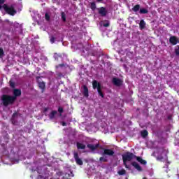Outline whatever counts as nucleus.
<instances>
[{"mask_svg":"<svg viewBox=\"0 0 179 179\" xmlns=\"http://www.w3.org/2000/svg\"><path fill=\"white\" fill-rule=\"evenodd\" d=\"M1 101L4 107H8V106H12L16 101V97L8 94H3Z\"/></svg>","mask_w":179,"mask_h":179,"instance_id":"1","label":"nucleus"},{"mask_svg":"<svg viewBox=\"0 0 179 179\" xmlns=\"http://www.w3.org/2000/svg\"><path fill=\"white\" fill-rule=\"evenodd\" d=\"M123 164L125 166L126 169H129V166L127 164V162H131L135 157H136V155H134L132 152H127L124 155H122Z\"/></svg>","mask_w":179,"mask_h":179,"instance_id":"2","label":"nucleus"},{"mask_svg":"<svg viewBox=\"0 0 179 179\" xmlns=\"http://www.w3.org/2000/svg\"><path fill=\"white\" fill-rule=\"evenodd\" d=\"M92 87L94 90L97 89L99 95L101 96L102 99H104V93H103V91H101V84L100 83L96 80H94L92 81Z\"/></svg>","mask_w":179,"mask_h":179,"instance_id":"3","label":"nucleus"},{"mask_svg":"<svg viewBox=\"0 0 179 179\" xmlns=\"http://www.w3.org/2000/svg\"><path fill=\"white\" fill-rule=\"evenodd\" d=\"M3 8L7 15H10V16H15L16 15V10H15V7L13 5L8 6V4H3Z\"/></svg>","mask_w":179,"mask_h":179,"instance_id":"4","label":"nucleus"},{"mask_svg":"<svg viewBox=\"0 0 179 179\" xmlns=\"http://www.w3.org/2000/svg\"><path fill=\"white\" fill-rule=\"evenodd\" d=\"M112 83L115 86L120 87V86H122L123 81H122V80H121L118 78H113L112 79Z\"/></svg>","mask_w":179,"mask_h":179,"instance_id":"5","label":"nucleus"},{"mask_svg":"<svg viewBox=\"0 0 179 179\" xmlns=\"http://www.w3.org/2000/svg\"><path fill=\"white\" fill-rule=\"evenodd\" d=\"M73 157L76 160V164L78 166H83V161H82V159L79 158V154L78 152H74Z\"/></svg>","mask_w":179,"mask_h":179,"instance_id":"6","label":"nucleus"},{"mask_svg":"<svg viewBox=\"0 0 179 179\" xmlns=\"http://www.w3.org/2000/svg\"><path fill=\"white\" fill-rule=\"evenodd\" d=\"M114 150L105 148L102 152V156H114Z\"/></svg>","mask_w":179,"mask_h":179,"instance_id":"7","label":"nucleus"},{"mask_svg":"<svg viewBox=\"0 0 179 179\" xmlns=\"http://www.w3.org/2000/svg\"><path fill=\"white\" fill-rule=\"evenodd\" d=\"M169 43L172 44V45H177L179 43V39L176 36H171L169 38Z\"/></svg>","mask_w":179,"mask_h":179,"instance_id":"8","label":"nucleus"},{"mask_svg":"<svg viewBox=\"0 0 179 179\" xmlns=\"http://www.w3.org/2000/svg\"><path fill=\"white\" fill-rule=\"evenodd\" d=\"M41 77H36V80H38V85L40 89L42 90V93H44V90H45V83L43 81H38Z\"/></svg>","mask_w":179,"mask_h":179,"instance_id":"9","label":"nucleus"},{"mask_svg":"<svg viewBox=\"0 0 179 179\" xmlns=\"http://www.w3.org/2000/svg\"><path fill=\"white\" fill-rule=\"evenodd\" d=\"M100 147V144L99 143H96V144H87V148H88V149H90V150H91L92 152H94V150H96L98 148Z\"/></svg>","mask_w":179,"mask_h":179,"instance_id":"10","label":"nucleus"},{"mask_svg":"<svg viewBox=\"0 0 179 179\" xmlns=\"http://www.w3.org/2000/svg\"><path fill=\"white\" fill-rule=\"evenodd\" d=\"M98 13L102 17L107 16V9H106L104 7H101L98 8Z\"/></svg>","mask_w":179,"mask_h":179,"instance_id":"11","label":"nucleus"},{"mask_svg":"<svg viewBox=\"0 0 179 179\" xmlns=\"http://www.w3.org/2000/svg\"><path fill=\"white\" fill-rule=\"evenodd\" d=\"M22 96V90L20 89H14L13 90V97H15V100L17 97Z\"/></svg>","mask_w":179,"mask_h":179,"instance_id":"12","label":"nucleus"},{"mask_svg":"<svg viewBox=\"0 0 179 179\" xmlns=\"http://www.w3.org/2000/svg\"><path fill=\"white\" fill-rule=\"evenodd\" d=\"M139 29L140 30H144V29H146V22L144 20H141L139 22Z\"/></svg>","mask_w":179,"mask_h":179,"instance_id":"13","label":"nucleus"},{"mask_svg":"<svg viewBox=\"0 0 179 179\" xmlns=\"http://www.w3.org/2000/svg\"><path fill=\"white\" fill-rule=\"evenodd\" d=\"M131 166L136 169V170H138V171H142V167L138 164L136 162H133L131 163Z\"/></svg>","mask_w":179,"mask_h":179,"instance_id":"14","label":"nucleus"},{"mask_svg":"<svg viewBox=\"0 0 179 179\" xmlns=\"http://www.w3.org/2000/svg\"><path fill=\"white\" fill-rule=\"evenodd\" d=\"M83 94L84 97H89V88H87V86L83 85Z\"/></svg>","mask_w":179,"mask_h":179,"instance_id":"15","label":"nucleus"},{"mask_svg":"<svg viewBox=\"0 0 179 179\" xmlns=\"http://www.w3.org/2000/svg\"><path fill=\"white\" fill-rule=\"evenodd\" d=\"M57 114H58V112L57 110H52L51 113L48 115L50 120H54V118H55V115H57Z\"/></svg>","mask_w":179,"mask_h":179,"instance_id":"16","label":"nucleus"},{"mask_svg":"<svg viewBox=\"0 0 179 179\" xmlns=\"http://www.w3.org/2000/svg\"><path fill=\"white\" fill-rule=\"evenodd\" d=\"M135 159H136L137 162H138V163H141V164L145 165L146 163H147L146 160H144L141 157H138V156L136 155Z\"/></svg>","mask_w":179,"mask_h":179,"instance_id":"17","label":"nucleus"},{"mask_svg":"<svg viewBox=\"0 0 179 179\" xmlns=\"http://www.w3.org/2000/svg\"><path fill=\"white\" fill-rule=\"evenodd\" d=\"M132 10H133V12H135L136 13V12H139V10H141V5H139V4L135 5L132 8Z\"/></svg>","mask_w":179,"mask_h":179,"instance_id":"18","label":"nucleus"},{"mask_svg":"<svg viewBox=\"0 0 179 179\" xmlns=\"http://www.w3.org/2000/svg\"><path fill=\"white\" fill-rule=\"evenodd\" d=\"M139 13L140 15H146L149 13V10L146 8H140Z\"/></svg>","mask_w":179,"mask_h":179,"instance_id":"19","label":"nucleus"},{"mask_svg":"<svg viewBox=\"0 0 179 179\" xmlns=\"http://www.w3.org/2000/svg\"><path fill=\"white\" fill-rule=\"evenodd\" d=\"M77 149H86V145L82 143H77Z\"/></svg>","mask_w":179,"mask_h":179,"instance_id":"20","label":"nucleus"},{"mask_svg":"<svg viewBox=\"0 0 179 179\" xmlns=\"http://www.w3.org/2000/svg\"><path fill=\"white\" fill-rule=\"evenodd\" d=\"M141 134L143 138H146L149 135V132H148V130H143Z\"/></svg>","mask_w":179,"mask_h":179,"instance_id":"21","label":"nucleus"},{"mask_svg":"<svg viewBox=\"0 0 179 179\" xmlns=\"http://www.w3.org/2000/svg\"><path fill=\"white\" fill-rule=\"evenodd\" d=\"M99 162L101 163H107V162H108V159H107L106 157L103 156L99 158Z\"/></svg>","mask_w":179,"mask_h":179,"instance_id":"22","label":"nucleus"},{"mask_svg":"<svg viewBox=\"0 0 179 179\" xmlns=\"http://www.w3.org/2000/svg\"><path fill=\"white\" fill-rule=\"evenodd\" d=\"M117 174H119V176H124L127 174V171H125V169H122L117 172Z\"/></svg>","mask_w":179,"mask_h":179,"instance_id":"23","label":"nucleus"},{"mask_svg":"<svg viewBox=\"0 0 179 179\" xmlns=\"http://www.w3.org/2000/svg\"><path fill=\"white\" fill-rule=\"evenodd\" d=\"M9 85L12 87V89H15L16 87V84L12 80L9 81Z\"/></svg>","mask_w":179,"mask_h":179,"instance_id":"24","label":"nucleus"},{"mask_svg":"<svg viewBox=\"0 0 179 179\" xmlns=\"http://www.w3.org/2000/svg\"><path fill=\"white\" fill-rule=\"evenodd\" d=\"M45 19L47 22H50V20H51V16L46 13L45 14Z\"/></svg>","mask_w":179,"mask_h":179,"instance_id":"25","label":"nucleus"},{"mask_svg":"<svg viewBox=\"0 0 179 179\" xmlns=\"http://www.w3.org/2000/svg\"><path fill=\"white\" fill-rule=\"evenodd\" d=\"M56 75H57V79H61L62 78H64V74H62V73L61 72H57Z\"/></svg>","mask_w":179,"mask_h":179,"instance_id":"26","label":"nucleus"},{"mask_svg":"<svg viewBox=\"0 0 179 179\" xmlns=\"http://www.w3.org/2000/svg\"><path fill=\"white\" fill-rule=\"evenodd\" d=\"M90 8L92 9V10H96V3L94 2L91 3Z\"/></svg>","mask_w":179,"mask_h":179,"instance_id":"27","label":"nucleus"},{"mask_svg":"<svg viewBox=\"0 0 179 179\" xmlns=\"http://www.w3.org/2000/svg\"><path fill=\"white\" fill-rule=\"evenodd\" d=\"M175 54L176 55H179V45H178L175 48Z\"/></svg>","mask_w":179,"mask_h":179,"instance_id":"28","label":"nucleus"},{"mask_svg":"<svg viewBox=\"0 0 179 179\" xmlns=\"http://www.w3.org/2000/svg\"><path fill=\"white\" fill-rule=\"evenodd\" d=\"M64 66H65V64H60L56 65L55 69H58L59 68H64Z\"/></svg>","mask_w":179,"mask_h":179,"instance_id":"29","label":"nucleus"},{"mask_svg":"<svg viewBox=\"0 0 179 179\" xmlns=\"http://www.w3.org/2000/svg\"><path fill=\"white\" fill-rule=\"evenodd\" d=\"M62 20H63V22H66V17L65 16L64 13H62Z\"/></svg>","mask_w":179,"mask_h":179,"instance_id":"30","label":"nucleus"},{"mask_svg":"<svg viewBox=\"0 0 179 179\" xmlns=\"http://www.w3.org/2000/svg\"><path fill=\"white\" fill-rule=\"evenodd\" d=\"M58 113H59L60 115L64 113V108L62 107L58 108Z\"/></svg>","mask_w":179,"mask_h":179,"instance_id":"31","label":"nucleus"},{"mask_svg":"<svg viewBox=\"0 0 179 179\" xmlns=\"http://www.w3.org/2000/svg\"><path fill=\"white\" fill-rule=\"evenodd\" d=\"M163 159H164V157H163L162 155H159L157 157V160H159V162H163Z\"/></svg>","mask_w":179,"mask_h":179,"instance_id":"32","label":"nucleus"},{"mask_svg":"<svg viewBox=\"0 0 179 179\" xmlns=\"http://www.w3.org/2000/svg\"><path fill=\"white\" fill-rule=\"evenodd\" d=\"M3 49H2L1 48H0V58H2V57H3Z\"/></svg>","mask_w":179,"mask_h":179,"instance_id":"33","label":"nucleus"},{"mask_svg":"<svg viewBox=\"0 0 179 179\" xmlns=\"http://www.w3.org/2000/svg\"><path fill=\"white\" fill-rule=\"evenodd\" d=\"M59 57H61V55H59L58 53H55L54 54L55 59H58V58H59Z\"/></svg>","mask_w":179,"mask_h":179,"instance_id":"34","label":"nucleus"},{"mask_svg":"<svg viewBox=\"0 0 179 179\" xmlns=\"http://www.w3.org/2000/svg\"><path fill=\"white\" fill-rule=\"evenodd\" d=\"M107 23H103V27H110V22L108 21H106Z\"/></svg>","mask_w":179,"mask_h":179,"instance_id":"35","label":"nucleus"},{"mask_svg":"<svg viewBox=\"0 0 179 179\" xmlns=\"http://www.w3.org/2000/svg\"><path fill=\"white\" fill-rule=\"evenodd\" d=\"M50 43L52 44H54L55 43V37L51 36V38H50Z\"/></svg>","mask_w":179,"mask_h":179,"instance_id":"36","label":"nucleus"},{"mask_svg":"<svg viewBox=\"0 0 179 179\" xmlns=\"http://www.w3.org/2000/svg\"><path fill=\"white\" fill-rule=\"evenodd\" d=\"M37 179H48V178H47V177L44 178V176L39 175V176H38Z\"/></svg>","mask_w":179,"mask_h":179,"instance_id":"37","label":"nucleus"},{"mask_svg":"<svg viewBox=\"0 0 179 179\" xmlns=\"http://www.w3.org/2000/svg\"><path fill=\"white\" fill-rule=\"evenodd\" d=\"M61 124H62V127H66V122H62Z\"/></svg>","mask_w":179,"mask_h":179,"instance_id":"38","label":"nucleus"},{"mask_svg":"<svg viewBox=\"0 0 179 179\" xmlns=\"http://www.w3.org/2000/svg\"><path fill=\"white\" fill-rule=\"evenodd\" d=\"M5 3V0H0V5Z\"/></svg>","mask_w":179,"mask_h":179,"instance_id":"39","label":"nucleus"},{"mask_svg":"<svg viewBox=\"0 0 179 179\" xmlns=\"http://www.w3.org/2000/svg\"><path fill=\"white\" fill-rule=\"evenodd\" d=\"M12 124H13V125H15V120H13V118H12Z\"/></svg>","mask_w":179,"mask_h":179,"instance_id":"40","label":"nucleus"},{"mask_svg":"<svg viewBox=\"0 0 179 179\" xmlns=\"http://www.w3.org/2000/svg\"><path fill=\"white\" fill-rule=\"evenodd\" d=\"M171 118H172L171 115L168 116V120H171Z\"/></svg>","mask_w":179,"mask_h":179,"instance_id":"41","label":"nucleus"},{"mask_svg":"<svg viewBox=\"0 0 179 179\" xmlns=\"http://www.w3.org/2000/svg\"><path fill=\"white\" fill-rule=\"evenodd\" d=\"M97 2H103V0H96Z\"/></svg>","mask_w":179,"mask_h":179,"instance_id":"42","label":"nucleus"},{"mask_svg":"<svg viewBox=\"0 0 179 179\" xmlns=\"http://www.w3.org/2000/svg\"><path fill=\"white\" fill-rule=\"evenodd\" d=\"M48 108H45L44 109V111H45H45H48Z\"/></svg>","mask_w":179,"mask_h":179,"instance_id":"43","label":"nucleus"},{"mask_svg":"<svg viewBox=\"0 0 179 179\" xmlns=\"http://www.w3.org/2000/svg\"><path fill=\"white\" fill-rule=\"evenodd\" d=\"M2 8H3V6H1V4H0V10H1V9H2Z\"/></svg>","mask_w":179,"mask_h":179,"instance_id":"44","label":"nucleus"},{"mask_svg":"<svg viewBox=\"0 0 179 179\" xmlns=\"http://www.w3.org/2000/svg\"><path fill=\"white\" fill-rule=\"evenodd\" d=\"M15 115H16L15 113H13V117H15Z\"/></svg>","mask_w":179,"mask_h":179,"instance_id":"45","label":"nucleus"},{"mask_svg":"<svg viewBox=\"0 0 179 179\" xmlns=\"http://www.w3.org/2000/svg\"><path fill=\"white\" fill-rule=\"evenodd\" d=\"M73 1H76V0H73Z\"/></svg>","mask_w":179,"mask_h":179,"instance_id":"46","label":"nucleus"}]
</instances>
